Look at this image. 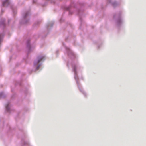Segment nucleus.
Wrapping results in <instances>:
<instances>
[{
  "label": "nucleus",
  "mask_w": 146,
  "mask_h": 146,
  "mask_svg": "<svg viewBox=\"0 0 146 146\" xmlns=\"http://www.w3.org/2000/svg\"><path fill=\"white\" fill-rule=\"evenodd\" d=\"M63 45L65 48L66 51L68 56L70 58V60H69L68 62L67 66L68 67L69 65L71 64L73 71L74 72V79L76 80L79 90L86 97L87 95L86 93L84 91L82 88L81 87L79 86V83L78 81V78L77 75V71L80 69V67L79 66L77 62L73 60V59L76 58V56L68 47L66 46L64 44H63Z\"/></svg>",
  "instance_id": "obj_1"
},
{
  "label": "nucleus",
  "mask_w": 146,
  "mask_h": 146,
  "mask_svg": "<svg viewBox=\"0 0 146 146\" xmlns=\"http://www.w3.org/2000/svg\"><path fill=\"white\" fill-rule=\"evenodd\" d=\"M46 59L44 55H40L38 56L34 62V67L35 68V71L40 68L42 66V62Z\"/></svg>",
  "instance_id": "obj_2"
},
{
  "label": "nucleus",
  "mask_w": 146,
  "mask_h": 146,
  "mask_svg": "<svg viewBox=\"0 0 146 146\" xmlns=\"http://www.w3.org/2000/svg\"><path fill=\"white\" fill-rule=\"evenodd\" d=\"M113 19L115 20L116 25L120 27L123 23L122 15L120 12L116 13L113 16Z\"/></svg>",
  "instance_id": "obj_3"
},
{
  "label": "nucleus",
  "mask_w": 146,
  "mask_h": 146,
  "mask_svg": "<svg viewBox=\"0 0 146 146\" xmlns=\"http://www.w3.org/2000/svg\"><path fill=\"white\" fill-rule=\"evenodd\" d=\"M30 13L29 11L25 10L22 13V18L21 23L23 24H27L29 23Z\"/></svg>",
  "instance_id": "obj_4"
},
{
  "label": "nucleus",
  "mask_w": 146,
  "mask_h": 146,
  "mask_svg": "<svg viewBox=\"0 0 146 146\" xmlns=\"http://www.w3.org/2000/svg\"><path fill=\"white\" fill-rule=\"evenodd\" d=\"M29 39L27 40V49L28 53L31 51L34 48V47L31 46L29 44Z\"/></svg>",
  "instance_id": "obj_5"
},
{
  "label": "nucleus",
  "mask_w": 146,
  "mask_h": 146,
  "mask_svg": "<svg viewBox=\"0 0 146 146\" xmlns=\"http://www.w3.org/2000/svg\"><path fill=\"white\" fill-rule=\"evenodd\" d=\"M5 20L4 19H0V26L4 27L5 26Z\"/></svg>",
  "instance_id": "obj_6"
},
{
  "label": "nucleus",
  "mask_w": 146,
  "mask_h": 146,
  "mask_svg": "<svg viewBox=\"0 0 146 146\" xmlns=\"http://www.w3.org/2000/svg\"><path fill=\"white\" fill-rule=\"evenodd\" d=\"M5 108L6 110L9 113H10L11 110V109L10 107V104L8 103L5 106Z\"/></svg>",
  "instance_id": "obj_7"
},
{
  "label": "nucleus",
  "mask_w": 146,
  "mask_h": 146,
  "mask_svg": "<svg viewBox=\"0 0 146 146\" xmlns=\"http://www.w3.org/2000/svg\"><path fill=\"white\" fill-rule=\"evenodd\" d=\"M9 4V0H5L2 2V5L3 6H7Z\"/></svg>",
  "instance_id": "obj_8"
},
{
  "label": "nucleus",
  "mask_w": 146,
  "mask_h": 146,
  "mask_svg": "<svg viewBox=\"0 0 146 146\" xmlns=\"http://www.w3.org/2000/svg\"><path fill=\"white\" fill-rule=\"evenodd\" d=\"M54 24V22H50L48 23L47 25V28L48 30H49L50 28L52 27Z\"/></svg>",
  "instance_id": "obj_9"
},
{
  "label": "nucleus",
  "mask_w": 146,
  "mask_h": 146,
  "mask_svg": "<svg viewBox=\"0 0 146 146\" xmlns=\"http://www.w3.org/2000/svg\"><path fill=\"white\" fill-rule=\"evenodd\" d=\"M24 146H29V144L27 141H23Z\"/></svg>",
  "instance_id": "obj_10"
},
{
  "label": "nucleus",
  "mask_w": 146,
  "mask_h": 146,
  "mask_svg": "<svg viewBox=\"0 0 146 146\" xmlns=\"http://www.w3.org/2000/svg\"><path fill=\"white\" fill-rule=\"evenodd\" d=\"M5 96V95L3 92H1L0 93V98H4Z\"/></svg>",
  "instance_id": "obj_11"
},
{
  "label": "nucleus",
  "mask_w": 146,
  "mask_h": 146,
  "mask_svg": "<svg viewBox=\"0 0 146 146\" xmlns=\"http://www.w3.org/2000/svg\"><path fill=\"white\" fill-rule=\"evenodd\" d=\"M66 10V11L69 13V15H71L73 12V10Z\"/></svg>",
  "instance_id": "obj_12"
},
{
  "label": "nucleus",
  "mask_w": 146,
  "mask_h": 146,
  "mask_svg": "<svg viewBox=\"0 0 146 146\" xmlns=\"http://www.w3.org/2000/svg\"><path fill=\"white\" fill-rule=\"evenodd\" d=\"M41 22V20H38L36 21L35 23V24H36L37 25H38Z\"/></svg>",
  "instance_id": "obj_13"
},
{
  "label": "nucleus",
  "mask_w": 146,
  "mask_h": 146,
  "mask_svg": "<svg viewBox=\"0 0 146 146\" xmlns=\"http://www.w3.org/2000/svg\"><path fill=\"white\" fill-rule=\"evenodd\" d=\"M2 36L1 34H0V44L2 40Z\"/></svg>",
  "instance_id": "obj_14"
},
{
  "label": "nucleus",
  "mask_w": 146,
  "mask_h": 146,
  "mask_svg": "<svg viewBox=\"0 0 146 146\" xmlns=\"http://www.w3.org/2000/svg\"><path fill=\"white\" fill-rule=\"evenodd\" d=\"M12 12L14 13H17L16 10H13Z\"/></svg>",
  "instance_id": "obj_15"
},
{
  "label": "nucleus",
  "mask_w": 146,
  "mask_h": 146,
  "mask_svg": "<svg viewBox=\"0 0 146 146\" xmlns=\"http://www.w3.org/2000/svg\"><path fill=\"white\" fill-rule=\"evenodd\" d=\"M77 10V12L78 13V14L79 15L80 12L81 10Z\"/></svg>",
  "instance_id": "obj_16"
},
{
  "label": "nucleus",
  "mask_w": 146,
  "mask_h": 146,
  "mask_svg": "<svg viewBox=\"0 0 146 146\" xmlns=\"http://www.w3.org/2000/svg\"><path fill=\"white\" fill-rule=\"evenodd\" d=\"M62 19H60V22H62Z\"/></svg>",
  "instance_id": "obj_17"
},
{
  "label": "nucleus",
  "mask_w": 146,
  "mask_h": 146,
  "mask_svg": "<svg viewBox=\"0 0 146 146\" xmlns=\"http://www.w3.org/2000/svg\"><path fill=\"white\" fill-rule=\"evenodd\" d=\"M80 20L81 21H82V19H81V18H80Z\"/></svg>",
  "instance_id": "obj_18"
},
{
  "label": "nucleus",
  "mask_w": 146,
  "mask_h": 146,
  "mask_svg": "<svg viewBox=\"0 0 146 146\" xmlns=\"http://www.w3.org/2000/svg\"><path fill=\"white\" fill-rule=\"evenodd\" d=\"M9 21H10V20H8V23H9Z\"/></svg>",
  "instance_id": "obj_19"
}]
</instances>
